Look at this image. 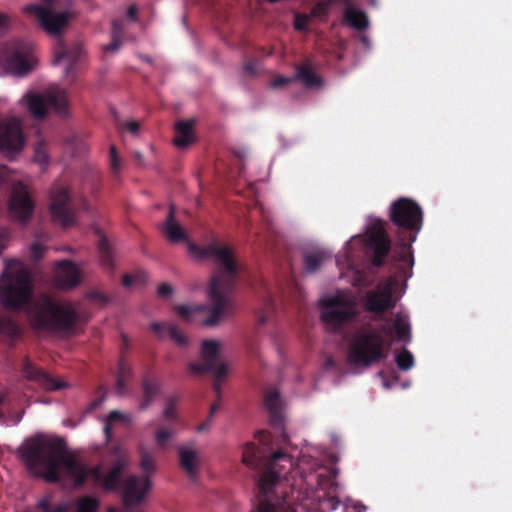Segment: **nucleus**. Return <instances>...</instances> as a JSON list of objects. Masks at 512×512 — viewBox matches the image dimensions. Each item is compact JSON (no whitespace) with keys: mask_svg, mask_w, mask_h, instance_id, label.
I'll return each mask as SVG.
<instances>
[{"mask_svg":"<svg viewBox=\"0 0 512 512\" xmlns=\"http://www.w3.org/2000/svg\"><path fill=\"white\" fill-rule=\"evenodd\" d=\"M99 502L96 498L91 496H83L76 502L75 512H96Z\"/></svg>","mask_w":512,"mask_h":512,"instance_id":"obj_31","label":"nucleus"},{"mask_svg":"<svg viewBox=\"0 0 512 512\" xmlns=\"http://www.w3.org/2000/svg\"><path fill=\"white\" fill-rule=\"evenodd\" d=\"M83 279L78 265L70 261H62L56 264L53 281L57 288L70 290L78 286Z\"/></svg>","mask_w":512,"mask_h":512,"instance_id":"obj_18","label":"nucleus"},{"mask_svg":"<svg viewBox=\"0 0 512 512\" xmlns=\"http://www.w3.org/2000/svg\"><path fill=\"white\" fill-rule=\"evenodd\" d=\"M125 128L132 135H138L140 129V123L137 121H128L125 123Z\"/></svg>","mask_w":512,"mask_h":512,"instance_id":"obj_49","label":"nucleus"},{"mask_svg":"<svg viewBox=\"0 0 512 512\" xmlns=\"http://www.w3.org/2000/svg\"><path fill=\"white\" fill-rule=\"evenodd\" d=\"M173 292V288L170 284L163 283L158 287V295L161 297H169Z\"/></svg>","mask_w":512,"mask_h":512,"instance_id":"obj_48","label":"nucleus"},{"mask_svg":"<svg viewBox=\"0 0 512 512\" xmlns=\"http://www.w3.org/2000/svg\"><path fill=\"white\" fill-rule=\"evenodd\" d=\"M175 208L170 206L169 215L166 221L161 226V231L164 236L171 242H179L187 240V234L182 226L174 218Z\"/></svg>","mask_w":512,"mask_h":512,"instance_id":"obj_24","label":"nucleus"},{"mask_svg":"<svg viewBox=\"0 0 512 512\" xmlns=\"http://www.w3.org/2000/svg\"><path fill=\"white\" fill-rule=\"evenodd\" d=\"M294 456L282 452H276L267 462L265 470L260 474L257 485L263 494L258 512H294L290 504L283 499L289 490L301 488L306 482L313 486L312 479H308L311 473L318 467L317 461L312 455L302 454L297 465L292 458Z\"/></svg>","mask_w":512,"mask_h":512,"instance_id":"obj_2","label":"nucleus"},{"mask_svg":"<svg viewBox=\"0 0 512 512\" xmlns=\"http://www.w3.org/2000/svg\"><path fill=\"white\" fill-rule=\"evenodd\" d=\"M145 281V275L144 274H137V275H126L123 278V284L126 287H133L134 285L143 283Z\"/></svg>","mask_w":512,"mask_h":512,"instance_id":"obj_45","label":"nucleus"},{"mask_svg":"<svg viewBox=\"0 0 512 512\" xmlns=\"http://www.w3.org/2000/svg\"><path fill=\"white\" fill-rule=\"evenodd\" d=\"M320 258L317 255H308L305 258V264L308 271L313 272L320 266Z\"/></svg>","mask_w":512,"mask_h":512,"instance_id":"obj_47","label":"nucleus"},{"mask_svg":"<svg viewBox=\"0 0 512 512\" xmlns=\"http://www.w3.org/2000/svg\"><path fill=\"white\" fill-rule=\"evenodd\" d=\"M175 434V429L170 425L158 427L155 431V441L157 446L162 449L167 448L169 441L173 439Z\"/></svg>","mask_w":512,"mask_h":512,"instance_id":"obj_28","label":"nucleus"},{"mask_svg":"<svg viewBox=\"0 0 512 512\" xmlns=\"http://www.w3.org/2000/svg\"><path fill=\"white\" fill-rule=\"evenodd\" d=\"M46 251L45 239L37 238L30 246V255L33 259L41 258Z\"/></svg>","mask_w":512,"mask_h":512,"instance_id":"obj_40","label":"nucleus"},{"mask_svg":"<svg viewBox=\"0 0 512 512\" xmlns=\"http://www.w3.org/2000/svg\"><path fill=\"white\" fill-rule=\"evenodd\" d=\"M118 391H119V393L123 392V382H122L121 377L118 379Z\"/></svg>","mask_w":512,"mask_h":512,"instance_id":"obj_57","label":"nucleus"},{"mask_svg":"<svg viewBox=\"0 0 512 512\" xmlns=\"http://www.w3.org/2000/svg\"><path fill=\"white\" fill-rule=\"evenodd\" d=\"M83 208H84V209H89L88 204L84 202V203H83Z\"/></svg>","mask_w":512,"mask_h":512,"instance_id":"obj_62","label":"nucleus"},{"mask_svg":"<svg viewBox=\"0 0 512 512\" xmlns=\"http://www.w3.org/2000/svg\"><path fill=\"white\" fill-rule=\"evenodd\" d=\"M169 336L179 347H185L188 344V338L175 325L169 326Z\"/></svg>","mask_w":512,"mask_h":512,"instance_id":"obj_41","label":"nucleus"},{"mask_svg":"<svg viewBox=\"0 0 512 512\" xmlns=\"http://www.w3.org/2000/svg\"><path fill=\"white\" fill-rule=\"evenodd\" d=\"M32 296V280L26 266L10 260L0 275V304L9 310L25 308Z\"/></svg>","mask_w":512,"mask_h":512,"instance_id":"obj_5","label":"nucleus"},{"mask_svg":"<svg viewBox=\"0 0 512 512\" xmlns=\"http://www.w3.org/2000/svg\"><path fill=\"white\" fill-rule=\"evenodd\" d=\"M295 80H300L307 87H318L322 85V81L317 77V75L312 70H310L307 67H303L298 69L295 77L293 78L283 76L275 78L272 81L271 86L273 88H280Z\"/></svg>","mask_w":512,"mask_h":512,"instance_id":"obj_22","label":"nucleus"},{"mask_svg":"<svg viewBox=\"0 0 512 512\" xmlns=\"http://www.w3.org/2000/svg\"><path fill=\"white\" fill-rule=\"evenodd\" d=\"M35 118H44L49 111L59 116H67L69 103L66 91L58 85L49 86L44 93L26 92L19 100Z\"/></svg>","mask_w":512,"mask_h":512,"instance_id":"obj_8","label":"nucleus"},{"mask_svg":"<svg viewBox=\"0 0 512 512\" xmlns=\"http://www.w3.org/2000/svg\"><path fill=\"white\" fill-rule=\"evenodd\" d=\"M397 287L398 282L393 277L380 283L374 290L366 294L365 308L373 313H382L393 308L397 300L394 298Z\"/></svg>","mask_w":512,"mask_h":512,"instance_id":"obj_15","label":"nucleus"},{"mask_svg":"<svg viewBox=\"0 0 512 512\" xmlns=\"http://www.w3.org/2000/svg\"><path fill=\"white\" fill-rule=\"evenodd\" d=\"M211 423H212V419L208 418L203 424H201L197 427V431L200 433L205 432L206 430L209 429V427L211 426Z\"/></svg>","mask_w":512,"mask_h":512,"instance_id":"obj_52","label":"nucleus"},{"mask_svg":"<svg viewBox=\"0 0 512 512\" xmlns=\"http://www.w3.org/2000/svg\"><path fill=\"white\" fill-rule=\"evenodd\" d=\"M41 4H28L23 7V12L34 16L43 30L54 37H60L66 30L72 18L75 17L70 1L64 5L56 0H40Z\"/></svg>","mask_w":512,"mask_h":512,"instance_id":"obj_6","label":"nucleus"},{"mask_svg":"<svg viewBox=\"0 0 512 512\" xmlns=\"http://www.w3.org/2000/svg\"><path fill=\"white\" fill-rule=\"evenodd\" d=\"M100 253L102 255L103 261H105V258L108 259V257H109V246H108V243L105 240H103L100 243Z\"/></svg>","mask_w":512,"mask_h":512,"instance_id":"obj_51","label":"nucleus"},{"mask_svg":"<svg viewBox=\"0 0 512 512\" xmlns=\"http://www.w3.org/2000/svg\"><path fill=\"white\" fill-rule=\"evenodd\" d=\"M70 200L68 187L57 184L51 188L49 210L53 219L64 227H70L75 223V213L69 206Z\"/></svg>","mask_w":512,"mask_h":512,"instance_id":"obj_13","label":"nucleus"},{"mask_svg":"<svg viewBox=\"0 0 512 512\" xmlns=\"http://www.w3.org/2000/svg\"><path fill=\"white\" fill-rule=\"evenodd\" d=\"M108 512H120V511L117 509H114V508H110Z\"/></svg>","mask_w":512,"mask_h":512,"instance_id":"obj_61","label":"nucleus"},{"mask_svg":"<svg viewBox=\"0 0 512 512\" xmlns=\"http://www.w3.org/2000/svg\"><path fill=\"white\" fill-rule=\"evenodd\" d=\"M25 375L29 379H34L39 382V384L48 391L59 390L61 388L67 387V383L61 379L53 378L52 376L38 370L35 366L28 364L25 367Z\"/></svg>","mask_w":512,"mask_h":512,"instance_id":"obj_23","label":"nucleus"},{"mask_svg":"<svg viewBox=\"0 0 512 512\" xmlns=\"http://www.w3.org/2000/svg\"><path fill=\"white\" fill-rule=\"evenodd\" d=\"M37 505L43 512H51L52 510L49 496H45L42 499H40Z\"/></svg>","mask_w":512,"mask_h":512,"instance_id":"obj_50","label":"nucleus"},{"mask_svg":"<svg viewBox=\"0 0 512 512\" xmlns=\"http://www.w3.org/2000/svg\"><path fill=\"white\" fill-rule=\"evenodd\" d=\"M128 15L131 19L135 20V15H136V7L135 6H131L129 9H128Z\"/></svg>","mask_w":512,"mask_h":512,"instance_id":"obj_56","label":"nucleus"},{"mask_svg":"<svg viewBox=\"0 0 512 512\" xmlns=\"http://www.w3.org/2000/svg\"><path fill=\"white\" fill-rule=\"evenodd\" d=\"M189 256L195 261L210 260L213 273L207 289L208 298L214 303L211 316L203 319L205 326H215L224 318L225 296L231 291L240 271V264L235 250L221 243H211L199 247L187 241Z\"/></svg>","mask_w":512,"mask_h":512,"instance_id":"obj_3","label":"nucleus"},{"mask_svg":"<svg viewBox=\"0 0 512 512\" xmlns=\"http://www.w3.org/2000/svg\"><path fill=\"white\" fill-rule=\"evenodd\" d=\"M194 120L178 121L175 125L174 144L178 148H186L195 140L194 136Z\"/></svg>","mask_w":512,"mask_h":512,"instance_id":"obj_25","label":"nucleus"},{"mask_svg":"<svg viewBox=\"0 0 512 512\" xmlns=\"http://www.w3.org/2000/svg\"><path fill=\"white\" fill-rule=\"evenodd\" d=\"M338 2H342L346 5L345 9V20L350 26L358 30H363L368 26V20L366 15L349 5V0H325L318 3L312 10V17H324L328 14V8Z\"/></svg>","mask_w":512,"mask_h":512,"instance_id":"obj_17","label":"nucleus"},{"mask_svg":"<svg viewBox=\"0 0 512 512\" xmlns=\"http://www.w3.org/2000/svg\"><path fill=\"white\" fill-rule=\"evenodd\" d=\"M388 355L380 334L375 332L362 333L354 338L348 361L355 367L367 368Z\"/></svg>","mask_w":512,"mask_h":512,"instance_id":"obj_10","label":"nucleus"},{"mask_svg":"<svg viewBox=\"0 0 512 512\" xmlns=\"http://www.w3.org/2000/svg\"><path fill=\"white\" fill-rule=\"evenodd\" d=\"M121 37H122V27L119 26L117 22L113 23V31H112V41L106 47V49L110 52H115L121 46Z\"/></svg>","mask_w":512,"mask_h":512,"instance_id":"obj_39","label":"nucleus"},{"mask_svg":"<svg viewBox=\"0 0 512 512\" xmlns=\"http://www.w3.org/2000/svg\"><path fill=\"white\" fill-rule=\"evenodd\" d=\"M110 166L112 171L117 174L120 172L121 169V159L117 153L116 147L111 146L110 147Z\"/></svg>","mask_w":512,"mask_h":512,"instance_id":"obj_43","label":"nucleus"},{"mask_svg":"<svg viewBox=\"0 0 512 512\" xmlns=\"http://www.w3.org/2000/svg\"><path fill=\"white\" fill-rule=\"evenodd\" d=\"M54 62L64 65V71L66 76H68L70 72L74 71L75 59L72 56V54L68 51H61L57 53Z\"/></svg>","mask_w":512,"mask_h":512,"instance_id":"obj_35","label":"nucleus"},{"mask_svg":"<svg viewBox=\"0 0 512 512\" xmlns=\"http://www.w3.org/2000/svg\"><path fill=\"white\" fill-rule=\"evenodd\" d=\"M209 310L203 304H181L175 307L176 313L186 322L202 321L201 316Z\"/></svg>","mask_w":512,"mask_h":512,"instance_id":"obj_26","label":"nucleus"},{"mask_svg":"<svg viewBox=\"0 0 512 512\" xmlns=\"http://www.w3.org/2000/svg\"><path fill=\"white\" fill-rule=\"evenodd\" d=\"M17 455L30 473L48 482L68 476L76 485L91 481L105 490L118 488L122 471L129 463L126 450L115 447L110 452L108 467L100 464L87 468L73 454L65 452L59 441L45 435L24 440L17 449Z\"/></svg>","mask_w":512,"mask_h":512,"instance_id":"obj_1","label":"nucleus"},{"mask_svg":"<svg viewBox=\"0 0 512 512\" xmlns=\"http://www.w3.org/2000/svg\"><path fill=\"white\" fill-rule=\"evenodd\" d=\"M397 341L409 342L411 338L410 323L407 316L397 314L394 320Z\"/></svg>","mask_w":512,"mask_h":512,"instance_id":"obj_27","label":"nucleus"},{"mask_svg":"<svg viewBox=\"0 0 512 512\" xmlns=\"http://www.w3.org/2000/svg\"><path fill=\"white\" fill-rule=\"evenodd\" d=\"M326 504L332 509V510H335L338 505H339V501L334 499V498H329L327 501H326Z\"/></svg>","mask_w":512,"mask_h":512,"instance_id":"obj_54","label":"nucleus"},{"mask_svg":"<svg viewBox=\"0 0 512 512\" xmlns=\"http://www.w3.org/2000/svg\"><path fill=\"white\" fill-rule=\"evenodd\" d=\"M33 160L35 163H38L42 168H46L49 163V156L47 152V145L44 140H40L36 143L34 147V157Z\"/></svg>","mask_w":512,"mask_h":512,"instance_id":"obj_30","label":"nucleus"},{"mask_svg":"<svg viewBox=\"0 0 512 512\" xmlns=\"http://www.w3.org/2000/svg\"><path fill=\"white\" fill-rule=\"evenodd\" d=\"M356 245H359L364 251H372L374 253V264L380 266L383 258L390 250V241L385 233L382 221L370 218L365 235L351 237L345 248V260L338 259L337 262L341 270V277L348 278L353 286H366L368 281L364 274L356 270L350 263V257L353 255L351 249Z\"/></svg>","mask_w":512,"mask_h":512,"instance_id":"obj_4","label":"nucleus"},{"mask_svg":"<svg viewBox=\"0 0 512 512\" xmlns=\"http://www.w3.org/2000/svg\"><path fill=\"white\" fill-rule=\"evenodd\" d=\"M11 55H5L0 59V64L6 73L15 76L27 74L36 65L37 60L30 52V45L14 46Z\"/></svg>","mask_w":512,"mask_h":512,"instance_id":"obj_16","label":"nucleus"},{"mask_svg":"<svg viewBox=\"0 0 512 512\" xmlns=\"http://www.w3.org/2000/svg\"><path fill=\"white\" fill-rule=\"evenodd\" d=\"M158 390H159L158 383H156V382H154V383L146 382L145 383L144 391H145L146 399L141 402V404H140L141 409H145L149 405L151 398L153 397L154 394H156V392Z\"/></svg>","mask_w":512,"mask_h":512,"instance_id":"obj_42","label":"nucleus"},{"mask_svg":"<svg viewBox=\"0 0 512 512\" xmlns=\"http://www.w3.org/2000/svg\"><path fill=\"white\" fill-rule=\"evenodd\" d=\"M178 454L180 467L192 481H195L203 462L200 451L192 444H185L178 447Z\"/></svg>","mask_w":512,"mask_h":512,"instance_id":"obj_20","label":"nucleus"},{"mask_svg":"<svg viewBox=\"0 0 512 512\" xmlns=\"http://www.w3.org/2000/svg\"><path fill=\"white\" fill-rule=\"evenodd\" d=\"M32 318L38 328L68 333L76 323L77 315L70 303L56 302L51 297L43 296L39 299Z\"/></svg>","mask_w":512,"mask_h":512,"instance_id":"obj_7","label":"nucleus"},{"mask_svg":"<svg viewBox=\"0 0 512 512\" xmlns=\"http://www.w3.org/2000/svg\"><path fill=\"white\" fill-rule=\"evenodd\" d=\"M390 219L397 226L419 231L422 224V210L413 200L400 198L390 206Z\"/></svg>","mask_w":512,"mask_h":512,"instance_id":"obj_11","label":"nucleus"},{"mask_svg":"<svg viewBox=\"0 0 512 512\" xmlns=\"http://www.w3.org/2000/svg\"><path fill=\"white\" fill-rule=\"evenodd\" d=\"M245 70L248 72V73H252L254 71V66L251 65V64H247L245 66Z\"/></svg>","mask_w":512,"mask_h":512,"instance_id":"obj_58","label":"nucleus"},{"mask_svg":"<svg viewBox=\"0 0 512 512\" xmlns=\"http://www.w3.org/2000/svg\"><path fill=\"white\" fill-rule=\"evenodd\" d=\"M4 395L0 393V403L3 401Z\"/></svg>","mask_w":512,"mask_h":512,"instance_id":"obj_64","label":"nucleus"},{"mask_svg":"<svg viewBox=\"0 0 512 512\" xmlns=\"http://www.w3.org/2000/svg\"><path fill=\"white\" fill-rule=\"evenodd\" d=\"M152 483L147 476H131L126 480L123 501L125 505L132 506L140 504L151 489Z\"/></svg>","mask_w":512,"mask_h":512,"instance_id":"obj_19","label":"nucleus"},{"mask_svg":"<svg viewBox=\"0 0 512 512\" xmlns=\"http://www.w3.org/2000/svg\"><path fill=\"white\" fill-rule=\"evenodd\" d=\"M25 146V137L19 119L11 117L0 123V151L14 158Z\"/></svg>","mask_w":512,"mask_h":512,"instance_id":"obj_12","label":"nucleus"},{"mask_svg":"<svg viewBox=\"0 0 512 512\" xmlns=\"http://www.w3.org/2000/svg\"><path fill=\"white\" fill-rule=\"evenodd\" d=\"M322 321L330 328L350 321L357 315V297L347 290L323 295L319 300Z\"/></svg>","mask_w":512,"mask_h":512,"instance_id":"obj_9","label":"nucleus"},{"mask_svg":"<svg viewBox=\"0 0 512 512\" xmlns=\"http://www.w3.org/2000/svg\"><path fill=\"white\" fill-rule=\"evenodd\" d=\"M395 361L397 363V366L401 370H408L412 368L414 365V357L407 350H403L400 353H398L395 357Z\"/></svg>","mask_w":512,"mask_h":512,"instance_id":"obj_38","label":"nucleus"},{"mask_svg":"<svg viewBox=\"0 0 512 512\" xmlns=\"http://www.w3.org/2000/svg\"><path fill=\"white\" fill-rule=\"evenodd\" d=\"M216 410H217V407H216V406H212V407H211V410H210V416H209V418L213 419V415H214V413L216 412Z\"/></svg>","mask_w":512,"mask_h":512,"instance_id":"obj_60","label":"nucleus"},{"mask_svg":"<svg viewBox=\"0 0 512 512\" xmlns=\"http://www.w3.org/2000/svg\"><path fill=\"white\" fill-rule=\"evenodd\" d=\"M34 202L31 199L27 187L22 182H14L8 201L10 217L19 223H27L33 214Z\"/></svg>","mask_w":512,"mask_h":512,"instance_id":"obj_14","label":"nucleus"},{"mask_svg":"<svg viewBox=\"0 0 512 512\" xmlns=\"http://www.w3.org/2000/svg\"><path fill=\"white\" fill-rule=\"evenodd\" d=\"M259 320L261 323H265V321H266L264 317H260Z\"/></svg>","mask_w":512,"mask_h":512,"instance_id":"obj_63","label":"nucleus"},{"mask_svg":"<svg viewBox=\"0 0 512 512\" xmlns=\"http://www.w3.org/2000/svg\"><path fill=\"white\" fill-rule=\"evenodd\" d=\"M135 157L137 158L139 164H143V160H142V155L140 152H136L135 154Z\"/></svg>","mask_w":512,"mask_h":512,"instance_id":"obj_59","label":"nucleus"},{"mask_svg":"<svg viewBox=\"0 0 512 512\" xmlns=\"http://www.w3.org/2000/svg\"><path fill=\"white\" fill-rule=\"evenodd\" d=\"M265 406L273 413L276 414L282 407V400L277 391H270L265 396Z\"/></svg>","mask_w":512,"mask_h":512,"instance_id":"obj_37","label":"nucleus"},{"mask_svg":"<svg viewBox=\"0 0 512 512\" xmlns=\"http://www.w3.org/2000/svg\"><path fill=\"white\" fill-rule=\"evenodd\" d=\"M258 455V448L254 443L248 442L243 447L242 462L247 466H254Z\"/></svg>","mask_w":512,"mask_h":512,"instance_id":"obj_36","label":"nucleus"},{"mask_svg":"<svg viewBox=\"0 0 512 512\" xmlns=\"http://www.w3.org/2000/svg\"><path fill=\"white\" fill-rule=\"evenodd\" d=\"M140 466L145 472H151L155 469L156 461L153 454L144 446L139 447Z\"/></svg>","mask_w":512,"mask_h":512,"instance_id":"obj_34","label":"nucleus"},{"mask_svg":"<svg viewBox=\"0 0 512 512\" xmlns=\"http://www.w3.org/2000/svg\"><path fill=\"white\" fill-rule=\"evenodd\" d=\"M7 27V17L0 14V32Z\"/></svg>","mask_w":512,"mask_h":512,"instance_id":"obj_55","label":"nucleus"},{"mask_svg":"<svg viewBox=\"0 0 512 512\" xmlns=\"http://www.w3.org/2000/svg\"><path fill=\"white\" fill-rule=\"evenodd\" d=\"M10 171L5 166H0V180L7 181Z\"/></svg>","mask_w":512,"mask_h":512,"instance_id":"obj_53","label":"nucleus"},{"mask_svg":"<svg viewBox=\"0 0 512 512\" xmlns=\"http://www.w3.org/2000/svg\"><path fill=\"white\" fill-rule=\"evenodd\" d=\"M178 413H177V407L174 401L170 400L167 402L166 406L164 407L160 421L164 423L165 425H172L174 422L177 421Z\"/></svg>","mask_w":512,"mask_h":512,"instance_id":"obj_33","label":"nucleus"},{"mask_svg":"<svg viewBox=\"0 0 512 512\" xmlns=\"http://www.w3.org/2000/svg\"><path fill=\"white\" fill-rule=\"evenodd\" d=\"M224 352V345L221 341L208 339L202 342L201 362L191 363L189 368L194 373L204 372V368L213 367V363L220 361V356Z\"/></svg>","mask_w":512,"mask_h":512,"instance_id":"obj_21","label":"nucleus"},{"mask_svg":"<svg viewBox=\"0 0 512 512\" xmlns=\"http://www.w3.org/2000/svg\"><path fill=\"white\" fill-rule=\"evenodd\" d=\"M169 326H173V324H166V323H159V322H153L151 323L150 327L152 331L159 337L163 338L166 336L167 333H169Z\"/></svg>","mask_w":512,"mask_h":512,"instance_id":"obj_44","label":"nucleus"},{"mask_svg":"<svg viewBox=\"0 0 512 512\" xmlns=\"http://www.w3.org/2000/svg\"><path fill=\"white\" fill-rule=\"evenodd\" d=\"M231 370V364L227 361H218L213 363V367H206L204 371H210L213 373L217 381H222L228 375Z\"/></svg>","mask_w":512,"mask_h":512,"instance_id":"obj_32","label":"nucleus"},{"mask_svg":"<svg viewBox=\"0 0 512 512\" xmlns=\"http://www.w3.org/2000/svg\"><path fill=\"white\" fill-rule=\"evenodd\" d=\"M132 420L131 416L120 411H112L105 419L104 432L107 437H110L112 425L117 421L124 423H130Z\"/></svg>","mask_w":512,"mask_h":512,"instance_id":"obj_29","label":"nucleus"},{"mask_svg":"<svg viewBox=\"0 0 512 512\" xmlns=\"http://www.w3.org/2000/svg\"><path fill=\"white\" fill-rule=\"evenodd\" d=\"M311 15H296L294 26L297 30H304L307 28L309 21L311 20Z\"/></svg>","mask_w":512,"mask_h":512,"instance_id":"obj_46","label":"nucleus"}]
</instances>
